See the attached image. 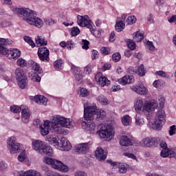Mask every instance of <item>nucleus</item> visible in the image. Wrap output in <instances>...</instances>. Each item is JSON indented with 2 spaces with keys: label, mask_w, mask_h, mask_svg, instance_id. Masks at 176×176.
Wrapping results in <instances>:
<instances>
[{
  "label": "nucleus",
  "mask_w": 176,
  "mask_h": 176,
  "mask_svg": "<svg viewBox=\"0 0 176 176\" xmlns=\"http://www.w3.org/2000/svg\"><path fill=\"white\" fill-rule=\"evenodd\" d=\"M168 21L169 23H175V21H176V15H173L172 16L168 17Z\"/></svg>",
  "instance_id": "63"
},
{
  "label": "nucleus",
  "mask_w": 176,
  "mask_h": 176,
  "mask_svg": "<svg viewBox=\"0 0 176 176\" xmlns=\"http://www.w3.org/2000/svg\"><path fill=\"white\" fill-rule=\"evenodd\" d=\"M92 72H93V70L91 69V65H88L85 67L84 74H85V75H90V74H91Z\"/></svg>",
  "instance_id": "46"
},
{
  "label": "nucleus",
  "mask_w": 176,
  "mask_h": 176,
  "mask_svg": "<svg viewBox=\"0 0 176 176\" xmlns=\"http://www.w3.org/2000/svg\"><path fill=\"white\" fill-rule=\"evenodd\" d=\"M31 117V113H30V109L28 108H24L21 111V120L23 123H28L30 122V118Z\"/></svg>",
  "instance_id": "21"
},
{
  "label": "nucleus",
  "mask_w": 176,
  "mask_h": 176,
  "mask_svg": "<svg viewBox=\"0 0 176 176\" xmlns=\"http://www.w3.org/2000/svg\"><path fill=\"white\" fill-rule=\"evenodd\" d=\"M63 127L66 129H72V121L60 116H56L54 122L52 124V128L54 133L56 134H65V131Z\"/></svg>",
  "instance_id": "4"
},
{
  "label": "nucleus",
  "mask_w": 176,
  "mask_h": 176,
  "mask_svg": "<svg viewBox=\"0 0 176 176\" xmlns=\"http://www.w3.org/2000/svg\"><path fill=\"white\" fill-rule=\"evenodd\" d=\"M41 155H46L47 156H52L53 155V148L50 146H46L44 144L43 148L40 151Z\"/></svg>",
  "instance_id": "30"
},
{
  "label": "nucleus",
  "mask_w": 176,
  "mask_h": 176,
  "mask_svg": "<svg viewBox=\"0 0 176 176\" xmlns=\"http://www.w3.org/2000/svg\"><path fill=\"white\" fill-rule=\"evenodd\" d=\"M136 74H138L139 76H145L146 70H145V67H144V65H139Z\"/></svg>",
  "instance_id": "35"
},
{
  "label": "nucleus",
  "mask_w": 176,
  "mask_h": 176,
  "mask_svg": "<svg viewBox=\"0 0 176 176\" xmlns=\"http://www.w3.org/2000/svg\"><path fill=\"white\" fill-rule=\"evenodd\" d=\"M10 111L14 113H20V112L21 111V107L17 105H12L10 107Z\"/></svg>",
  "instance_id": "43"
},
{
  "label": "nucleus",
  "mask_w": 176,
  "mask_h": 176,
  "mask_svg": "<svg viewBox=\"0 0 176 176\" xmlns=\"http://www.w3.org/2000/svg\"><path fill=\"white\" fill-rule=\"evenodd\" d=\"M142 39H144V34H141L140 31L134 33L133 41H135V42H141Z\"/></svg>",
  "instance_id": "37"
},
{
  "label": "nucleus",
  "mask_w": 176,
  "mask_h": 176,
  "mask_svg": "<svg viewBox=\"0 0 176 176\" xmlns=\"http://www.w3.org/2000/svg\"><path fill=\"white\" fill-rule=\"evenodd\" d=\"M4 52L5 53H0V54H3V56H6L10 60H16L21 56V52L17 49H13V50H8L5 46H4Z\"/></svg>",
  "instance_id": "12"
},
{
  "label": "nucleus",
  "mask_w": 176,
  "mask_h": 176,
  "mask_svg": "<svg viewBox=\"0 0 176 176\" xmlns=\"http://www.w3.org/2000/svg\"><path fill=\"white\" fill-rule=\"evenodd\" d=\"M116 39V36L115 35V32H111L109 37V42H115Z\"/></svg>",
  "instance_id": "57"
},
{
  "label": "nucleus",
  "mask_w": 176,
  "mask_h": 176,
  "mask_svg": "<svg viewBox=\"0 0 176 176\" xmlns=\"http://www.w3.org/2000/svg\"><path fill=\"white\" fill-rule=\"evenodd\" d=\"M72 73L74 75L75 80H77V82H80V80H82V79H83V74L82 73V71L79 70L78 67H75V65H72Z\"/></svg>",
  "instance_id": "18"
},
{
  "label": "nucleus",
  "mask_w": 176,
  "mask_h": 176,
  "mask_svg": "<svg viewBox=\"0 0 176 176\" xmlns=\"http://www.w3.org/2000/svg\"><path fill=\"white\" fill-rule=\"evenodd\" d=\"M8 72V69H6V68L3 67V66L0 64V75H1V76H3V75H6Z\"/></svg>",
  "instance_id": "53"
},
{
  "label": "nucleus",
  "mask_w": 176,
  "mask_h": 176,
  "mask_svg": "<svg viewBox=\"0 0 176 176\" xmlns=\"http://www.w3.org/2000/svg\"><path fill=\"white\" fill-rule=\"evenodd\" d=\"M80 97L83 98L89 97V96H90V91L86 88L82 87L80 89Z\"/></svg>",
  "instance_id": "38"
},
{
  "label": "nucleus",
  "mask_w": 176,
  "mask_h": 176,
  "mask_svg": "<svg viewBox=\"0 0 176 176\" xmlns=\"http://www.w3.org/2000/svg\"><path fill=\"white\" fill-rule=\"evenodd\" d=\"M95 80L101 86V87H104V86H109L111 85V80H108V78L104 75H102V72H98L95 75Z\"/></svg>",
  "instance_id": "13"
},
{
  "label": "nucleus",
  "mask_w": 176,
  "mask_h": 176,
  "mask_svg": "<svg viewBox=\"0 0 176 176\" xmlns=\"http://www.w3.org/2000/svg\"><path fill=\"white\" fill-rule=\"evenodd\" d=\"M78 25L81 27H87V28H89L91 34L96 32V25H94L93 23H79Z\"/></svg>",
  "instance_id": "32"
},
{
  "label": "nucleus",
  "mask_w": 176,
  "mask_h": 176,
  "mask_svg": "<svg viewBox=\"0 0 176 176\" xmlns=\"http://www.w3.org/2000/svg\"><path fill=\"white\" fill-rule=\"evenodd\" d=\"M79 34H80V30H79V28L74 27L73 28H72V31H71L72 36H77V35H79Z\"/></svg>",
  "instance_id": "44"
},
{
  "label": "nucleus",
  "mask_w": 176,
  "mask_h": 176,
  "mask_svg": "<svg viewBox=\"0 0 176 176\" xmlns=\"http://www.w3.org/2000/svg\"><path fill=\"white\" fill-rule=\"evenodd\" d=\"M99 130L97 133L100 135V138H103L104 141H111L112 140L113 135H112V126L111 125H104L100 124L98 126Z\"/></svg>",
  "instance_id": "6"
},
{
  "label": "nucleus",
  "mask_w": 176,
  "mask_h": 176,
  "mask_svg": "<svg viewBox=\"0 0 176 176\" xmlns=\"http://www.w3.org/2000/svg\"><path fill=\"white\" fill-rule=\"evenodd\" d=\"M98 109L97 106L93 104L92 106L84 105V119L86 121L82 122V127L86 131H94L96 130V124L91 120H94V116Z\"/></svg>",
  "instance_id": "2"
},
{
  "label": "nucleus",
  "mask_w": 176,
  "mask_h": 176,
  "mask_svg": "<svg viewBox=\"0 0 176 176\" xmlns=\"http://www.w3.org/2000/svg\"><path fill=\"white\" fill-rule=\"evenodd\" d=\"M76 176H87V174L85 172L79 171L76 173Z\"/></svg>",
  "instance_id": "64"
},
{
  "label": "nucleus",
  "mask_w": 176,
  "mask_h": 176,
  "mask_svg": "<svg viewBox=\"0 0 176 176\" xmlns=\"http://www.w3.org/2000/svg\"><path fill=\"white\" fill-rule=\"evenodd\" d=\"M158 102H159L160 108H164L165 100H164V97H163V96L162 95L159 96Z\"/></svg>",
  "instance_id": "49"
},
{
  "label": "nucleus",
  "mask_w": 176,
  "mask_h": 176,
  "mask_svg": "<svg viewBox=\"0 0 176 176\" xmlns=\"http://www.w3.org/2000/svg\"><path fill=\"white\" fill-rule=\"evenodd\" d=\"M111 67H112V65L111 64L105 63L102 67V71H107V69H111Z\"/></svg>",
  "instance_id": "61"
},
{
  "label": "nucleus",
  "mask_w": 176,
  "mask_h": 176,
  "mask_svg": "<svg viewBox=\"0 0 176 176\" xmlns=\"http://www.w3.org/2000/svg\"><path fill=\"white\" fill-rule=\"evenodd\" d=\"M23 39L25 42H26L27 43H28V45H30V46H31L32 47H35V43H34V41H32V38H31V37L28 36H25L23 37Z\"/></svg>",
  "instance_id": "40"
},
{
  "label": "nucleus",
  "mask_w": 176,
  "mask_h": 176,
  "mask_svg": "<svg viewBox=\"0 0 176 176\" xmlns=\"http://www.w3.org/2000/svg\"><path fill=\"white\" fill-rule=\"evenodd\" d=\"M155 75H158V76H162V78H168V74H167L166 72L162 70L156 72Z\"/></svg>",
  "instance_id": "48"
},
{
  "label": "nucleus",
  "mask_w": 176,
  "mask_h": 176,
  "mask_svg": "<svg viewBox=\"0 0 176 176\" xmlns=\"http://www.w3.org/2000/svg\"><path fill=\"white\" fill-rule=\"evenodd\" d=\"M155 104H156V102L153 100L146 101L143 106V111L151 112V111H153L155 109Z\"/></svg>",
  "instance_id": "23"
},
{
  "label": "nucleus",
  "mask_w": 176,
  "mask_h": 176,
  "mask_svg": "<svg viewBox=\"0 0 176 176\" xmlns=\"http://www.w3.org/2000/svg\"><path fill=\"white\" fill-rule=\"evenodd\" d=\"M91 57V60H96V58H98V51L96 50H93Z\"/></svg>",
  "instance_id": "52"
},
{
  "label": "nucleus",
  "mask_w": 176,
  "mask_h": 176,
  "mask_svg": "<svg viewBox=\"0 0 176 176\" xmlns=\"http://www.w3.org/2000/svg\"><path fill=\"white\" fill-rule=\"evenodd\" d=\"M146 45L148 50H151V52H153V50H155V45H153V42L147 41Z\"/></svg>",
  "instance_id": "50"
},
{
  "label": "nucleus",
  "mask_w": 176,
  "mask_h": 176,
  "mask_svg": "<svg viewBox=\"0 0 176 176\" xmlns=\"http://www.w3.org/2000/svg\"><path fill=\"white\" fill-rule=\"evenodd\" d=\"M124 156H126V157H129L130 159H133V160H137V157L133 153H124Z\"/></svg>",
  "instance_id": "60"
},
{
  "label": "nucleus",
  "mask_w": 176,
  "mask_h": 176,
  "mask_svg": "<svg viewBox=\"0 0 176 176\" xmlns=\"http://www.w3.org/2000/svg\"><path fill=\"white\" fill-rule=\"evenodd\" d=\"M77 23H91V19H90L88 15H78Z\"/></svg>",
  "instance_id": "33"
},
{
  "label": "nucleus",
  "mask_w": 176,
  "mask_h": 176,
  "mask_svg": "<svg viewBox=\"0 0 176 176\" xmlns=\"http://www.w3.org/2000/svg\"><path fill=\"white\" fill-rule=\"evenodd\" d=\"M107 163L111 164L112 167H114V168H118L119 173H120L121 174H124V173L127 172V168H126V166L121 163L113 162L111 160H107Z\"/></svg>",
  "instance_id": "14"
},
{
  "label": "nucleus",
  "mask_w": 176,
  "mask_h": 176,
  "mask_svg": "<svg viewBox=\"0 0 176 176\" xmlns=\"http://www.w3.org/2000/svg\"><path fill=\"white\" fill-rule=\"evenodd\" d=\"M34 100L39 105H46L47 104V98L43 96H36L34 98Z\"/></svg>",
  "instance_id": "31"
},
{
  "label": "nucleus",
  "mask_w": 176,
  "mask_h": 176,
  "mask_svg": "<svg viewBox=\"0 0 176 176\" xmlns=\"http://www.w3.org/2000/svg\"><path fill=\"white\" fill-rule=\"evenodd\" d=\"M136 21H137V18L134 15L129 16L126 19V23H135Z\"/></svg>",
  "instance_id": "51"
},
{
  "label": "nucleus",
  "mask_w": 176,
  "mask_h": 176,
  "mask_svg": "<svg viewBox=\"0 0 176 176\" xmlns=\"http://www.w3.org/2000/svg\"><path fill=\"white\" fill-rule=\"evenodd\" d=\"M164 123H166V112L164 110H160L157 112L153 126L155 130H159L162 129Z\"/></svg>",
  "instance_id": "9"
},
{
  "label": "nucleus",
  "mask_w": 176,
  "mask_h": 176,
  "mask_svg": "<svg viewBox=\"0 0 176 176\" xmlns=\"http://www.w3.org/2000/svg\"><path fill=\"white\" fill-rule=\"evenodd\" d=\"M14 74L18 86L20 89H25V87L28 85V79L27 78V75H25L24 70L21 68H17Z\"/></svg>",
  "instance_id": "8"
},
{
  "label": "nucleus",
  "mask_w": 176,
  "mask_h": 176,
  "mask_svg": "<svg viewBox=\"0 0 176 176\" xmlns=\"http://www.w3.org/2000/svg\"><path fill=\"white\" fill-rule=\"evenodd\" d=\"M95 116H96V122H101V120H104V119H105V116H107V113H105V111H104V110L102 109H98V111H96Z\"/></svg>",
  "instance_id": "28"
},
{
  "label": "nucleus",
  "mask_w": 176,
  "mask_h": 176,
  "mask_svg": "<svg viewBox=\"0 0 176 176\" xmlns=\"http://www.w3.org/2000/svg\"><path fill=\"white\" fill-rule=\"evenodd\" d=\"M46 141L48 142L50 145H54V146H58V145H60V142H58V136L56 135H47Z\"/></svg>",
  "instance_id": "22"
},
{
  "label": "nucleus",
  "mask_w": 176,
  "mask_h": 176,
  "mask_svg": "<svg viewBox=\"0 0 176 176\" xmlns=\"http://www.w3.org/2000/svg\"><path fill=\"white\" fill-rule=\"evenodd\" d=\"M37 55L41 60V61H43V63H49L50 61V51L46 47H41L38 49Z\"/></svg>",
  "instance_id": "10"
},
{
  "label": "nucleus",
  "mask_w": 176,
  "mask_h": 176,
  "mask_svg": "<svg viewBox=\"0 0 176 176\" xmlns=\"http://www.w3.org/2000/svg\"><path fill=\"white\" fill-rule=\"evenodd\" d=\"M127 46L130 50H135V43L132 40L127 41Z\"/></svg>",
  "instance_id": "45"
},
{
  "label": "nucleus",
  "mask_w": 176,
  "mask_h": 176,
  "mask_svg": "<svg viewBox=\"0 0 176 176\" xmlns=\"http://www.w3.org/2000/svg\"><path fill=\"white\" fill-rule=\"evenodd\" d=\"M13 41L9 38H0V54H5V46L12 45Z\"/></svg>",
  "instance_id": "19"
},
{
  "label": "nucleus",
  "mask_w": 176,
  "mask_h": 176,
  "mask_svg": "<svg viewBox=\"0 0 176 176\" xmlns=\"http://www.w3.org/2000/svg\"><path fill=\"white\" fill-rule=\"evenodd\" d=\"M32 145L34 151H38L41 153V151H42L45 144H43V142L41 140H36L32 142Z\"/></svg>",
  "instance_id": "27"
},
{
  "label": "nucleus",
  "mask_w": 176,
  "mask_h": 176,
  "mask_svg": "<svg viewBox=\"0 0 176 176\" xmlns=\"http://www.w3.org/2000/svg\"><path fill=\"white\" fill-rule=\"evenodd\" d=\"M176 127L175 125H173L170 127L169 135H174L175 134Z\"/></svg>",
  "instance_id": "56"
},
{
  "label": "nucleus",
  "mask_w": 176,
  "mask_h": 176,
  "mask_svg": "<svg viewBox=\"0 0 176 176\" xmlns=\"http://www.w3.org/2000/svg\"><path fill=\"white\" fill-rule=\"evenodd\" d=\"M44 163H45V164H50L52 166V168H55V170H58V171H62V173L68 172V166L57 160L45 157L44 158Z\"/></svg>",
  "instance_id": "7"
},
{
  "label": "nucleus",
  "mask_w": 176,
  "mask_h": 176,
  "mask_svg": "<svg viewBox=\"0 0 176 176\" xmlns=\"http://www.w3.org/2000/svg\"><path fill=\"white\" fill-rule=\"evenodd\" d=\"M36 44L40 46H46L47 45V41L45 38H41V36H38L35 39Z\"/></svg>",
  "instance_id": "36"
},
{
  "label": "nucleus",
  "mask_w": 176,
  "mask_h": 176,
  "mask_svg": "<svg viewBox=\"0 0 176 176\" xmlns=\"http://www.w3.org/2000/svg\"><path fill=\"white\" fill-rule=\"evenodd\" d=\"M60 141V148H63V151H66L67 152L71 151L72 146L71 145V142H69L67 138H62Z\"/></svg>",
  "instance_id": "20"
},
{
  "label": "nucleus",
  "mask_w": 176,
  "mask_h": 176,
  "mask_svg": "<svg viewBox=\"0 0 176 176\" xmlns=\"http://www.w3.org/2000/svg\"><path fill=\"white\" fill-rule=\"evenodd\" d=\"M98 98L100 102H102V104H108V100L107 99V98H105V96H100Z\"/></svg>",
  "instance_id": "54"
},
{
  "label": "nucleus",
  "mask_w": 176,
  "mask_h": 176,
  "mask_svg": "<svg viewBox=\"0 0 176 176\" xmlns=\"http://www.w3.org/2000/svg\"><path fill=\"white\" fill-rule=\"evenodd\" d=\"M120 58H122V56L119 52H116L112 56V60L114 63H118V61H120Z\"/></svg>",
  "instance_id": "42"
},
{
  "label": "nucleus",
  "mask_w": 176,
  "mask_h": 176,
  "mask_svg": "<svg viewBox=\"0 0 176 176\" xmlns=\"http://www.w3.org/2000/svg\"><path fill=\"white\" fill-rule=\"evenodd\" d=\"M30 24L36 27V28H42L43 27V23H30Z\"/></svg>",
  "instance_id": "58"
},
{
  "label": "nucleus",
  "mask_w": 176,
  "mask_h": 176,
  "mask_svg": "<svg viewBox=\"0 0 176 176\" xmlns=\"http://www.w3.org/2000/svg\"><path fill=\"white\" fill-rule=\"evenodd\" d=\"M100 52L102 54H109V51H108V48L105 47H102L100 49Z\"/></svg>",
  "instance_id": "62"
},
{
  "label": "nucleus",
  "mask_w": 176,
  "mask_h": 176,
  "mask_svg": "<svg viewBox=\"0 0 176 176\" xmlns=\"http://www.w3.org/2000/svg\"><path fill=\"white\" fill-rule=\"evenodd\" d=\"M120 144L122 146H130V145H133V143L131 142V138L126 135H124L121 138L120 140Z\"/></svg>",
  "instance_id": "29"
},
{
  "label": "nucleus",
  "mask_w": 176,
  "mask_h": 176,
  "mask_svg": "<svg viewBox=\"0 0 176 176\" xmlns=\"http://www.w3.org/2000/svg\"><path fill=\"white\" fill-rule=\"evenodd\" d=\"M50 128V123H49V121H45L43 124L39 125V130L41 135H47V134H49Z\"/></svg>",
  "instance_id": "17"
},
{
  "label": "nucleus",
  "mask_w": 176,
  "mask_h": 176,
  "mask_svg": "<svg viewBox=\"0 0 176 176\" xmlns=\"http://www.w3.org/2000/svg\"><path fill=\"white\" fill-rule=\"evenodd\" d=\"M7 144L10 153H18V152H20V144L16 142V138L11 137L8 138Z\"/></svg>",
  "instance_id": "11"
},
{
  "label": "nucleus",
  "mask_w": 176,
  "mask_h": 176,
  "mask_svg": "<svg viewBox=\"0 0 176 176\" xmlns=\"http://www.w3.org/2000/svg\"><path fill=\"white\" fill-rule=\"evenodd\" d=\"M122 123L124 126H129L130 124V116L125 115L122 118Z\"/></svg>",
  "instance_id": "41"
},
{
  "label": "nucleus",
  "mask_w": 176,
  "mask_h": 176,
  "mask_svg": "<svg viewBox=\"0 0 176 176\" xmlns=\"http://www.w3.org/2000/svg\"><path fill=\"white\" fill-rule=\"evenodd\" d=\"M10 10L15 14L21 16L24 21H30V23H42V19L36 16V12L30 8H17L14 6L10 7Z\"/></svg>",
  "instance_id": "3"
},
{
  "label": "nucleus",
  "mask_w": 176,
  "mask_h": 176,
  "mask_svg": "<svg viewBox=\"0 0 176 176\" xmlns=\"http://www.w3.org/2000/svg\"><path fill=\"white\" fill-rule=\"evenodd\" d=\"M124 27H126L124 23H116L115 25L116 31L120 32L124 30Z\"/></svg>",
  "instance_id": "39"
},
{
  "label": "nucleus",
  "mask_w": 176,
  "mask_h": 176,
  "mask_svg": "<svg viewBox=\"0 0 176 176\" xmlns=\"http://www.w3.org/2000/svg\"><path fill=\"white\" fill-rule=\"evenodd\" d=\"M54 67L55 69H63L64 68V63L63 59H58L54 62Z\"/></svg>",
  "instance_id": "34"
},
{
  "label": "nucleus",
  "mask_w": 176,
  "mask_h": 176,
  "mask_svg": "<svg viewBox=\"0 0 176 176\" xmlns=\"http://www.w3.org/2000/svg\"><path fill=\"white\" fill-rule=\"evenodd\" d=\"M82 49H83L84 50H87L89 49V45H90V42H89V41L87 40L82 39Z\"/></svg>",
  "instance_id": "47"
},
{
  "label": "nucleus",
  "mask_w": 176,
  "mask_h": 176,
  "mask_svg": "<svg viewBox=\"0 0 176 176\" xmlns=\"http://www.w3.org/2000/svg\"><path fill=\"white\" fill-rule=\"evenodd\" d=\"M131 89L133 91L141 96H146L148 94V89L143 85H140L138 87H133Z\"/></svg>",
  "instance_id": "26"
},
{
  "label": "nucleus",
  "mask_w": 176,
  "mask_h": 176,
  "mask_svg": "<svg viewBox=\"0 0 176 176\" xmlns=\"http://www.w3.org/2000/svg\"><path fill=\"white\" fill-rule=\"evenodd\" d=\"M134 108L138 113H142V112H144V101L142 98H139L135 100Z\"/></svg>",
  "instance_id": "16"
},
{
  "label": "nucleus",
  "mask_w": 176,
  "mask_h": 176,
  "mask_svg": "<svg viewBox=\"0 0 176 176\" xmlns=\"http://www.w3.org/2000/svg\"><path fill=\"white\" fill-rule=\"evenodd\" d=\"M159 143L160 148H162L160 153L162 157H176V150L168 148L166 141L160 138H146L142 141V146L152 148Z\"/></svg>",
  "instance_id": "1"
},
{
  "label": "nucleus",
  "mask_w": 176,
  "mask_h": 176,
  "mask_svg": "<svg viewBox=\"0 0 176 176\" xmlns=\"http://www.w3.org/2000/svg\"><path fill=\"white\" fill-rule=\"evenodd\" d=\"M142 122H144L142 118H140V117L137 116L135 117V124L137 126H141V124H142Z\"/></svg>",
  "instance_id": "59"
},
{
  "label": "nucleus",
  "mask_w": 176,
  "mask_h": 176,
  "mask_svg": "<svg viewBox=\"0 0 176 176\" xmlns=\"http://www.w3.org/2000/svg\"><path fill=\"white\" fill-rule=\"evenodd\" d=\"M96 159L99 160H105L107 159V153L101 147H98L95 151Z\"/></svg>",
  "instance_id": "25"
},
{
  "label": "nucleus",
  "mask_w": 176,
  "mask_h": 176,
  "mask_svg": "<svg viewBox=\"0 0 176 176\" xmlns=\"http://www.w3.org/2000/svg\"><path fill=\"white\" fill-rule=\"evenodd\" d=\"M126 21V14H122L121 17H118L116 23H124Z\"/></svg>",
  "instance_id": "55"
},
{
  "label": "nucleus",
  "mask_w": 176,
  "mask_h": 176,
  "mask_svg": "<svg viewBox=\"0 0 176 176\" xmlns=\"http://www.w3.org/2000/svg\"><path fill=\"white\" fill-rule=\"evenodd\" d=\"M78 153H86L89 151V143H81L75 146Z\"/></svg>",
  "instance_id": "24"
},
{
  "label": "nucleus",
  "mask_w": 176,
  "mask_h": 176,
  "mask_svg": "<svg viewBox=\"0 0 176 176\" xmlns=\"http://www.w3.org/2000/svg\"><path fill=\"white\" fill-rule=\"evenodd\" d=\"M120 85L126 86V85H130L134 83V77L132 75L124 76L122 78H119L118 80Z\"/></svg>",
  "instance_id": "15"
},
{
  "label": "nucleus",
  "mask_w": 176,
  "mask_h": 176,
  "mask_svg": "<svg viewBox=\"0 0 176 176\" xmlns=\"http://www.w3.org/2000/svg\"><path fill=\"white\" fill-rule=\"evenodd\" d=\"M17 65L21 67V68H24V67H27L28 68H32V71H34L35 74L38 75H42L43 74V70L41 68V65L38 64L36 62L31 60L28 63L25 60L20 58L16 61Z\"/></svg>",
  "instance_id": "5"
}]
</instances>
